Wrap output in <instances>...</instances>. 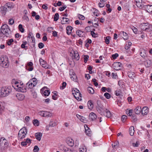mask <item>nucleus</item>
<instances>
[{"label":"nucleus","mask_w":152,"mask_h":152,"mask_svg":"<svg viewBox=\"0 0 152 152\" xmlns=\"http://www.w3.org/2000/svg\"><path fill=\"white\" fill-rule=\"evenodd\" d=\"M11 91L10 87H2L0 89V96L2 97L6 96L9 94Z\"/></svg>","instance_id":"f257e3e1"},{"label":"nucleus","mask_w":152,"mask_h":152,"mask_svg":"<svg viewBox=\"0 0 152 152\" xmlns=\"http://www.w3.org/2000/svg\"><path fill=\"white\" fill-rule=\"evenodd\" d=\"M1 33L7 37H8L11 33L10 29L8 25L6 24L3 25L1 28Z\"/></svg>","instance_id":"f03ea898"},{"label":"nucleus","mask_w":152,"mask_h":152,"mask_svg":"<svg viewBox=\"0 0 152 152\" xmlns=\"http://www.w3.org/2000/svg\"><path fill=\"white\" fill-rule=\"evenodd\" d=\"M0 64L3 67H7L8 66V58L6 57H2L1 58Z\"/></svg>","instance_id":"7ed1b4c3"},{"label":"nucleus","mask_w":152,"mask_h":152,"mask_svg":"<svg viewBox=\"0 0 152 152\" xmlns=\"http://www.w3.org/2000/svg\"><path fill=\"white\" fill-rule=\"evenodd\" d=\"M70 55L72 56L73 59H75L76 61L79 60L80 57L77 51L72 50L70 53Z\"/></svg>","instance_id":"20e7f679"},{"label":"nucleus","mask_w":152,"mask_h":152,"mask_svg":"<svg viewBox=\"0 0 152 152\" xmlns=\"http://www.w3.org/2000/svg\"><path fill=\"white\" fill-rule=\"evenodd\" d=\"M72 94L74 95L75 98L78 101H80L81 99L78 96L79 91L77 88H75L74 90H72Z\"/></svg>","instance_id":"39448f33"},{"label":"nucleus","mask_w":152,"mask_h":152,"mask_svg":"<svg viewBox=\"0 0 152 152\" xmlns=\"http://www.w3.org/2000/svg\"><path fill=\"white\" fill-rule=\"evenodd\" d=\"M122 64L119 62H116L114 63L113 64V67L114 69L116 70H118L121 69V65Z\"/></svg>","instance_id":"423d86ee"},{"label":"nucleus","mask_w":152,"mask_h":152,"mask_svg":"<svg viewBox=\"0 0 152 152\" xmlns=\"http://www.w3.org/2000/svg\"><path fill=\"white\" fill-rule=\"evenodd\" d=\"M12 83H14V84L12 86L13 87H14V88L16 89V88L20 87V86H22V83L20 82L19 83L18 81H15L14 80H12Z\"/></svg>","instance_id":"0eeeda50"},{"label":"nucleus","mask_w":152,"mask_h":152,"mask_svg":"<svg viewBox=\"0 0 152 152\" xmlns=\"http://www.w3.org/2000/svg\"><path fill=\"white\" fill-rule=\"evenodd\" d=\"M41 94L43 96H48V88L47 87H44L40 90Z\"/></svg>","instance_id":"6e6552de"},{"label":"nucleus","mask_w":152,"mask_h":152,"mask_svg":"<svg viewBox=\"0 0 152 152\" xmlns=\"http://www.w3.org/2000/svg\"><path fill=\"white\" fill-rule=\"evenodd\" d=\"M16 90L18 91H20L23 92L26 91V88L25 87L23 86V83H22V86H20L17 88H16Z\"/></svg>","instance_id":"1a4fd4ad"},{"label":"nucleus","mask_w":152,"mask_h":152,"mask_svg":"<svg viewBox=\"0 0 152 152\" xmlns=\"http://www.w3.org/2000/svg\"><path fill=\"white\" fill-rule=\"evenodd\" d=\"M40 65L45 69H47V64L43 59L40 58L39 60Z\"/></svg>","instance_id":"9d476101"},{"label":"nucleus","mask_w":152,"mask_h":152,"mask_svg":"<svg viewBox=\"0 0 152 152\" xmlns=\"http://www.w3.org/2000/svg\"><path fill=\"white\" fill-rule=\"evenodd\" d=\"M149 109L147 107H143L141 111V113L142 115H147Z\"/></svg>","instance_id":"9b49d317"},{"label":"nucleus","mask_w":152,"mask_h":152,"mask_svg":"<svg viewBox=\"0 0 152 152\" xmlns=\"http://www.w3.org/2000/svg\"><path fill=\"white\" fill-rule=\"evenodd\" d=\"M96 117L97 116L96 114L93 112L91 113L89 115V119L92 121L94 120Z\"/></svg>","instance_id":"f8f14e48"},{"label":"nucleus","mask_w":152,"mask_h":152,"mask_svg":"<svg viewBox=\"0 0 152 152\" xmlns=\"http://www.w3.org/2000/svg\"><path fill=\"white\" fill-rule=\"evenodd\" d=\"M148 25H149V23H142L140 25V26L141 29L143 30L146 31V28H147Z\"/></svg>","instance_id":"ddd939ff"},{"label":"nucleus","mask_w":152,"mask_h":152,"mask_svg":"<svg viewBox=\"0 0 152 152\" xmlns=\"http://www.w3.org/2000/svg\"><path fill=\"white\" fill-rule=\"evenodd\" d=\"M35 86V83H33L32 82H31V81H29L26 84V87L28 86V89H31Z\"/></svg>","instance_id":"4468645a"},{"label":"nucleus","mask_w":152,"mask_h":152,"mask_svg":"<svg viewBox=\"0 0 152 152\" xmlns=\"http://www.w3.org/2000/svg\"><path fill=\"white\" fill-rule=\"evenodd\" d=\"M128 76L130 78L134 79L136 76L135 73L132 72H129L127 73Z\"/></svg>","instance_id":"2eb2a0df"},{"label":"nucleus","mask_w":152,"mask_h":152,"mask_svg":"<svg viewBox=\"0 0 152 152\" xmlns=\"http://www.w3.org/2000/svg\"><path fill=\"white\" fill-rule=\"evenodd\" d=\"M16 97L19 100H23L25 97V96L23 94H17L16 95Z\"/></svg>","instance_id":"dca6fc26"},{"label":"nucleus","mask_w":152,"mask_h":152,"mask_svg":"<svg viewBox=\"0 0 152 152\" xmlns=\"http://www.w3.org/2000/svg\"><path fill=\"white\" fill-rule=\"evenodd\" d=\"M144 63L145 66L147 67H149L151 66L152 65L151 61L148 59L144 61Z\"/></svg>","instance_id":"f3484780"},{"label":"nucleus","mask_w":152,"mask_h":152,"mask_svg":"<svg viewBox=\"0 0 152 152\" xmlns=\"http://www.w3.org/2000/svg\"><path fill=\"white\" fill-rule=\"evenodd\" d=\"M120 34L122 36V37L124 40H127L128 39V36L127 33L124 31H121Z\"/></svg>","instance_id":"a211bd4d"},{"label":"nucleus","mask_w":152,"mask_h":152,"mask_svg":"<svg viewBox=\"0 0 152 152\" xmlns=\"http://www.w3.org/2000/svg\"><path fill=\"white\" fill-rule=\"evenodd\" d=\"M38 114L42 117H46L48 116V112L46 111H42L38 112Z\"/></svg>","instance_id":"6ab92c4d"},{"label":"nucleus","mask_w":152,"mask_h":152,"mask_svg":"<svg viewBox=\"0 0 152 152\" xmlns=\"http://www.w3.org/2000/svg\"><path fill=\"white\" fill-rule=\"evenodd\" d=\"M141 110V108L140 106H137L134 109L135 113L136 114H140Z\"/></svg>","instance_id":"aec40b11"},{"label":"nucleus","mask_w":152,"mask_h":152,"mask_svg":"<svg viewBox=\"0 0 152 152\" xmlns=\"http://www.w3.org/2000/svg\"><path fill=\"white\" fill-rule=\"evenodd\" d=\"M1 13L3 15H4L6 13L7 8L4 6H2L1 7Z\"/></svg>","instance_id":"412c9836"},{"label":"nucleus","mask_w":152,"mask_h":152,"mask_svg":"<svg viewBox=\"0 0 152 152\" xmlns=\"http://www.w3.org/2000/svg\"><path fill=\"white\" fill-rule=\"evenodd\" d=\"M87 104L88 108L90 110H91L93 109L94 105L93 104L91 100H89L88 101L87 103Z\"/></svg>","instance_id":"4be33fe9"},{"label":"nucleus","mask_w":152,"mask_h":152,"mask_svg":"<svg viewBox=\"0 0 152 152\" xmlns=\"http://www.w3.org/2000/svg\"><path fill=\"white\" fill-rule=\"evenodd\" d=\"M72 27L70 26H68L66 28V32L67 34L69 35H70L72 31Z\"/></svg>","instance_id":"5701e85b"},{"label":"nucleus","mask_w":152,"mask_h":152,"mask_svg":"<svg viewBox=\"0 0 152 152\" xmlns=\"http://www.w3.org/2000/svg\"><path fill=\"white\" fill-rule=\"evenodd\" d=\"M66 142L70 146H72L74 145L73 140L72 139H70L69 140H67L66 141Z\"/></svg>","instance_id":"b1692460"},{"label":"nucleus","mask_w":152,"mask_h":152,"mask_svg":"<svg viewBox=\"0 0 152 152\" xmlns=\"http://www.w3.org/2000/svg\"><path fill=\"white\" fill-rule=\"evenodd\" d=\"M32 123L35 126H38L39 124V123L37 119H34L33 120Z\"/></svg>","instance_id":"393cba45"},{"label":"nucleus","mask_w":152,"mask_h":152,"mask_svg":"<svg viewBox=\"0 0 152 152\" xmlns=\"http://www.w3.org/2000/svg\"><path fill=\"white\" fill-rule=\"evenodd\" d=\"M87 90L88 93L92 94H93L94 92V89L91 87H88Z\"/></svg>","instance_id":"a878e982"},{"label":"nucleus","mask_w":152,"mask_h":152,"mask_svg":"<svg viewBox=\"0 0 152 152\" xmlns=\"http://www.w3.org/2000/svg\"><path fill=\"white\" fill-rule=\"evenodd\" d=\"M146 31L147 32H150L152 31V25L149 23V25H148L147 28H146Z\"/></svg>","instance_id":"bb28decb"},{"label":"nucleus","mask_w":152,"mask_h":152,"mask_svg":"<svg viewBox=\"0 0 152 152\" xmlns=\"http://www.w3.org/2000/svg\"><path fill=\"white\" fill-rule=\"evenodd\" d=\"M42 134H35V137L37 139L40 141L41 140Z\"/></svg>","instance_id":"cd10ccee"},{"label":"nucleus","mask_w":152,"mask_h":152,"mask_svg":"<svg viewBox=\"0 0 152 152\" xmlns=\"http://www.w3.org/2000/svg\"><path fill=\"white\" fill-rule=\"evenodd\" d=\"M27 133V130L25 127H23L20 129L18 133Z\"/></svg>","instance_id":"c85d7f7f"},{"label":"nucleus","mask_w":152,"mask_h":152,"mask_svg":"<svg viewBox=\"0 0 152 152\" xmlns=\"http://www.w3.org/2000/svg\"><path fill=\"white\" fill-rule=\"evenodd\" d=\"M141 56L143 58H145L147 56V55L145 53V51L143 50L142 51L140 52Z\"/></svg>","instance_id":"c756f323"},{"label":"nucleus","mask_w":152,"mask_h":152,"mask_svg":"<svg viewBox=\"0 0 152 152\" xmlns=\"http://www.w3.org/2000/svg\"><path fill=\"white\" fill-rule=\"evenodd\" d=\"M84 126L85 129V133H87V132H88L90 133V132H91V129L87 125H85Z\"/></svg>","instance_id":"7c9ffc66"},{"label":"nucleus","mask_w":152,"mask_h":152,"mask_svg":"<svg viewBox=\"0 0 152 152\" xmlns=\"http://www.w3.org/2000/svg\"><path fill=\"white\" fill-rule=\"evenodd\" d=\"M63 150L64 151V152H72L71 149L67 148L65 146L63 147Z\"/></svg>","instance_id":"2f4dec72"},{"label":"nucleus","mask_w":152,"mask_h":152,"mask_svg":"<svg viewBox=\"0 0 152 152\" xmlns=\"http://www.w3.org/2000/svg\"><path fill=\"white\" fill-rule=\"evenodd\" d=\"M76 34L79 37H81L83 36V32L82 31L79 30L76 31Z\"/></svg>","instance_id":"473e14b6"},{"label":"nucleus","mask_w":152,"mask_h":152,"mask_svg":"<svg viewBox=\"0 0 152 152\" xmlns=\"http://www.w3.org/2000/svg\"><path fill=\"white\" fill-rule=\"evenodd\" d=\"M97 104L100 108L103 109V106L101 102L99 100H97Z\"/></svg>","instance_id":"72a5a7b5"},{"label":"nucleus","mask_w":152,"mask_h":152,"mask_svg":"<svg viewBox=\"0 0 152 152\" xmlns=\"http://www.w3.org/2000/svg\"><path fill=\"white\" fill-rule=\"evenodd\" d=\"M59 18V14L58 13H56L55 14L54 17V20L56 21Z\"/></svg>","instance_id":"f704fd0d"},{"label":"nucleus","mask_w":152,"mask_h":152,"mask_svg":"<svg viewBox=\"0 0 152 152\" xmlns=\"http://www.w3.org/2000/svg\"><path fill=\"white\" fill-rule=\"evenodd\" d=\"M56 122H54L53 121H50L49 123V127H54L56 125Z\"/></svg>","instance_id":"c9c22d12"},{"label":"nucleus","mask_w":152,"mask_h":152,"mask_svg":"<svg viewBox=\"0 0 152 152\" xmlns=\"http://www.w3.org/2000/svg\"><path fill=\"white\" fill-rule=\"evenodd\" d=\"M104 96L107 99H109L111 97V95L108 93H105L104 94Z\"/></svg>","instance_id":"e433bc0d"},{"label":"nucleus","mask_w":152,"mask_h":152,"mask_svg":"<svg viewBox=\"0 0 152 152\" xmlns=\"http://www.w3.org/2000/svg\"><path fill=\"white\" fill-rule=\"evenodd\" d=\"M129 133H134V128L133 126H131L129 128Z\"/></svg>","instance_id":"4c0bfd02"},{"label":"nucleus","mask_w":152,"mask_h":152,"mask_svg":"<svg viewBox=\"0 0 152 152\" xmlns=\"http://www.w3.org/2000/svg\"><path fill=\"white\" fill-rule=\"evenodd\" d=\"M111 37L110 36H107L106 37L105 39V42L107 44H109L110 42V39Z\"/></svg>","instance_id":"58836bf2"},{"label":"nucleus","mask_w":152,"mask_h":152,"mask_svg":"<svg viewBox=\"0 0 152 152\" xmlns=\"http://www.w3.org/2000/svg\"><path fill=\"white\" fill-rule=\"evenodd\" d=\"M132 116V118L133 119V121L134 122H135L137 121V116L135 114H133Z\"/></svg>","instance_id":"ea45409f"},{"label":"nucleus","mask_w":152,"mask_h":152,"mask_svg":"<svg viewBox=\"0 0 152 152\" xmlns=\"http://www.w3.org/2000/svg\"><path fill=\"white\" fill-rule=\"evenodd\" d=\"M71 79L75 81L76 82L77 80V77L75 75L70 77Z\"/></svg>","instance_id":"a19ab883"},{"label":"nucleus","mask_w":152,"mask_h":152,"mask_svg":"<svg viewBox=\"0 0 152 152\" xmlns=\"http://www.w3.org/2000/svg\"><path fill=\"white\" fill-rule=\"evenodd\" d=\"M119 142H117L115 143H114L112 144V146L113 148H116L118 147L119 146Z\"/></svg>","instance_id":"79ce46f5"},{"label":"nucleus","mask_w":152,"mask_h":152,"mask_svg":"<svg viewBox=\"0 0 152 152\" xmlns=\"http://www.w3.org/2000/svg\"><path fill=\"white\" fill-rule=\"evenodd\" d=\"M66 83L65 82H63L62 83V86H60V88L61 89H63L66 87Z\"/></svg>","instance_id":"37998d69"},{"label":"nucleus","mask_w":152,"mask_h":152,"mask_svg":"<svg viewBox=\"0 0 152 152\" xmlns=\"http://www.w3.org/2000/svg\"><path fill=\"white\" fill-rule=\"evenodd\" d=\"M6 140L4 137H1L0 139V145L1 146L4 143V141Z\"/></svg>","instance_id":"c03bdc74"},{"label":"nucleus","mask_w":152,"mask_h":152,"mask_svg":"<svg viewBox=\"0 0 152 152\" xmlns=\"http://www.w3.org/2000/svg\"><path fill=\"white\" fill-rule=\"evenodd\" d=\"M18 27H19V28L20 31L22 33V32H24V29L22 25L21 24H19V26H18Z\"/></svg>","instance_id":"a18cd8bd"},{"label":"nucleus","mask_w":152,"mask_h":152,"mask_svg":"<svg viewBox=\"0 0 152 152\" xmlns=\"http://www.w3.org/2000/svg\"><path fill=\"white\" fill-rule=\"evenodd\" d=\"M39 150V148L36 145L34 146V149H33L34 152H38Z\"/></svg>","instance_id":"49530a36"},{"label":"nucleus","mask_w":152,"mask_h":152,"mask_svg":"<svg viewBox=\"0 0 152 152\" xmlns=\"http://www.w3.org/2000/svg\"><path fill=\"white\" fill-rule=\"evenodd\" d=\"M14 22V21L13 19L11 18L9 20V24L10 25H13Z\"/></svg>","instance_id":"de8ad7c7"},{"label":"nucleus","mask_w":152,"mask_h":152,"mask_svg":"<svg viewBox=\"0 0 152 152\" xmlns=\"http://www.w3.org/2000/svg\"><path fill=\"white\" fill-rule=\"evenodd\" d=\"M13 40L12 39H11L8 41L7 44L8 45H10L12 44V43L13 42Z\"/></svg>","instance_id":"09e8293b"},{"label":"nucleus","mask_w":152,"mask_h":152,"mask_svg":"<svg viewBox=\"0 0 152 152\" xmlns=\"http://www.w3.org/2000/svg\"><path fill=\"white\" fill-rule=\"evenodd\" d=\"M89 58V56L88 55H85L84 56V62L86 63L88 61V60Z\"/></svg>","instance_id":"8fccbe9b"},{"label":"nucleus","mask_w":152,"mask_h":152,"mask_svg":"<svg viewBox=\"0 0 152 152\" xmlns=\"http://www.w3.org/2000/svg\"><path fill=\"white\" fill-rule=\"evenodd\" d=\"M132 43L131 42H129L128 45H126L125 46V48L126 50H128L130 46L131 45Z\"/></svg>","instance_id":"3c124183"},{"label":"nucleus","mask_w":152,"mask_h":152,"mask_svg":"<svg viewBox=\"0 0 152 152\" xmlns=\"http://www.w3.org/2000/svg\"><path fill=\"white\" fill-rule=\"evenodd\" d=\"M106 116L107 117L109 118L111 116V114L109 111H107L106 112Z\"/></svg>","instance_id":"603ef678"},{"label":"nucleus","mask_w":152,"mask_h":152,"mask_svg":"<svg viewBox=\"0 0 152 152\" xmlns=\"http://www.w3.org/2000/svg\"><path fill=\"white\" fill-rule=\"evenodd\" d=\"M23 20H25L27 21H29V19L28 17L26 15H24L23 16Z\"/></svg>","instance_id":"864d4df0"},{"label":"nucleus","mask_w":152,"mask_h":152,"mask_svg":"<svg viewBox=\"0 0 152 152\" xmlns=\"http://www.w3.org/2000/svg\"><path fill=\"white\" fill-rule=\"evenodd\" d=\"M96 79L95 78L93 79L92 81L94 82V83L95 86H97L98 85V83L96 82Z\"/></svg>","instance_id":"5fc2aeb1"},{"label":"nucleus","mask_w":152,"mask_h":152,"mask_svg":"<svg viewBox=\"0 0 152 152\" xmlns=\"http://www.w3.org/2000/svg\"><path fill=\"white\" fill-rule=\"evenodd\" d=\"M127 116L126 115H123L121 117L122 121L124 122L125 121V120L127 118Z\"/></svg>","instance_id":"6e6d98bb"},{"label":"nucleus","mask_w":152,"mask_h":152,"mask_svg":"<svg viewBox=\"0 0 152 152\" xmlns=\"http://www.w3.org/2000/svg\"><path fill=\"white\" fill-rule=\"evenodd\" d=\"M136 5L137 7H139L140 8H142L141 4L139 2L136 1Z\"/></svg>","instance_id":"4d7b16f0"},{"label":"nucleus","mask_w":152,"mask_h":152,"mask_svg":"<svg viewBox=\"0 0 152 152\" xmlns=\"http://www.w3.org/2000/svg\"><path fill=\"white\" fill-rule=\"evenodd\" d=\"M139 144V142L138 141H137L136 142V143H132L133 146L134 147H138V146Z\"/></svg>","instance_id":"13d9d810"},{"label":"nucleus","mask_w":152,"mask_h":152,"mask_svg":"<svg viewBox=\"0 0 152 152\" xmlns=\"http://www.w3.org/2000/svg\"><path fill=\"white\" fill-rule=\"evenodd\" d=\"M118 53H116L114 54H113L112 56V57L114 59H115L116 58L118 57Z\"/></svg>","instance_id":"bf43d9fd"},{"label":"nucleus","mask_w":152,"mask_h":152,"mask_svg":"<svg viewBox=\"0 0 152 152\" xmlns=\"http://www.w3.org/2000/svg\"><path fill=\"white\" fill-rule=\"evenodd\" d=\"M133 110H129L128 113H127L128 115L129 116H132L133 114H132Z\"/></svg>","instance_id":"052dcab7"},{"label":"nucleus","mask_w":152,"mask_h":152,"mask_svg":"<svg viewBox=\"0 0 152 152\" xmlns=\"http://www.w3.org/2000/svg\"><path fill=\"white\" fill-rule=\"evenodd\" d=\"M91 35L92 36V37H96V35H97V34H96L94 33V32L93 31H91Z\"/></svg>","instance_id":"680f3d73"},{"label":"nucleus","mask_w":152,"mask_h":152,"mask_svg":"<svg viewBox=\"0 0 152 152\" xmlns=\"http://www.w3.org/2000/svg\"><path fill=\"white\" fill-rule=\"evenodd\" d=\"M38 47H39V48H42L44 46V45L43 44L42 42L39 43L38 44Z\"/></svg>","instance_id":"e2e57ef3"},{"label":"nucleus","mask_w":152,"mask_h":152,"mask_svg":"<svg viewBox=\"0 0 152 152\" xmlns=\"http://www.w3.org/2000/svg\"><path fill=\"white\" fill-rule=\"evenodd\" d=\"M30 81H31V82L33 83H35V85L37 84L36 79L35 78H34L32 79Z\"/></svg>","instance_id":"0e129e2a"},{"label":"nucleus","mask_w":152,"mask_h":152,"mask_svg":"<svg viewBox=\"0 0 152 152\" xmlns=\"http://www.w3.org/2000/svg\"><path fill=\"white\" fill-rule=\"evenodd\" d=\"M79 116L80 118V120L84 122V121L86 120V118L85 117H84L83 116H82L81 115H79Z\"/></svg>","instance_id":"69168bd1"},{"label":"nucleus","mask_w":152,"mask_h":152,"mask_svg":"<svg viewBox=\"0 0 152 152\" xmlns=\"http://www.w3.org/2000/svg\"><path fill=\"white\" fill-rule=\"evenodd\" d=\"M79 18L80 19L82 20H84L85 19V17L83 15L79 14Z\"/></svg>","instance_id":"338daca9"},{"label":"nucleus","mask_w":152,"mask_h":152,"mask_svg":"<svg viewBox=\"0 0 152 152\" xmlns=\"http://www.w3.org/2000/svg\"><path fill=\"white\" fill-rule=\"evenodd\" d=\"M104 5V4L102 3V2H100L99 3V6L100 7H103Z\"/></svg>","instance_id":"774afa93"}]
</instances>
